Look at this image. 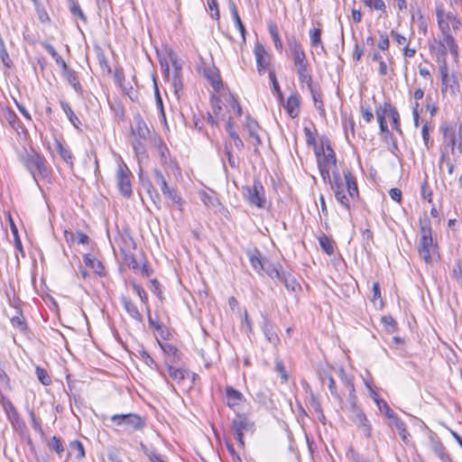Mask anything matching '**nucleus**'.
I'll use <instances>...</instances> for the list:
<instances>
[{"instance_id":"79ce46f5","label":"nucleus","mask_w":462,"mask_h":462,"mask_svg":"<svg viewBox=\"0 0 462 462\" xmlns=\"http://www.w3.org/2000/svg\"><path fill=\"white\" fill-rule=\"evenodd\" d=\"M388 109L390 110V118L392 119L393 127L402 134L401 125H400V115L397 109L393 106H388Z\"/></svg>"},{"instance_id":"f257e3e1","label":"nucleus","mask_w":462,"mask_h":462,"mask_svg":"<svg viewBox=\"0 0 462 462\" xmlns=\"http://www.w3.org/2000/svg\"><path fill=\"white\" fill-rule=\"evenodd\" d=\"M249 411L250 405L242 393L233 389V411L236 414V418L233 420V430H236L235 438L242 448L245 446L244 436L251 435L254 429V424L246 417Z\"/></svg>"},{"instance_id":"a19ab883","label":"nucleus","mask_w":462,"mask_h":462,"mask_svg":"<svg viewBox=\"0 0 462 462\" xmlns=\"http://www.w3.org/2000/svg\"><path fill=\"white\" fill-rule=\"evenodd\" d=\"M319 245L322 250L328 255L334 254V246L332 245L331 240L325 235L321 236L319 238Z\"/></svg>"},{"instance_id":"cd10ccee","label":"nucleus","mask_w":462,"mask_h":462,"mask_svg":"<svg viewBox=\"0 0 462 462\" xmlns=\"http://www.w3.org/2000/svg\"><path fill=\"white\" fill-rule=\"evenodd\" d=\"M277 281L282 282L290 291H295L300 286L296 279L291 273L285 272H282L281 278Z\"/></svg>"},{"instance_id":"de8ad7c7","label":"nucleus","mask_w":462,"mask_h":462,"mask_svg":"<svg viewBox=\"0 0 462 462\" xmlns=\"http://www.w3.org/2000/svg\"><path fill=\"white\" fill-rule=\"evenodd\" d=\"M269 79L272 82L273 93L278 97L279 99H282V93L273 70L269 71Z\"/></svg>"},{"instance_id":"aec40b11","label":"nucleus","mask_w":462,"mask_h":462,"mask_svg":"<svg viewBox=\"0 0 462 462\" xmlns=\"http://www.w3.org/2000/svg\"><path fill=\"white\" fill-rule=\"evenodd\" d=\"M287 45L292 55L293 60L306 56L300 42L294 36L287 38Z\"/></svg>"},{"instance_id":"680f3d73","label":"nucleus","mask_w":462,"mask_h":462,"mask_svg":"<svg viewBox=\"0 0 462 462\" xmlns=\"http://www.w3.org/2000/svg\"><path fill=\"white\" fill-rule=\"evenodd\" d=\"M264 335L270 342H274L275 340H279L278 336L272 330V328L269 324H265L263 328Z\"/></svg>"},{"instance_id":"7c9ffc66","label":"nucleus","mask_w":462,"mask_h":462,"mask_svg":"<svg viewBox=\"0 0 462 462\" xmlns=\"http://www.w3.org/2000/svg\"><path fill=\"white\" fill-rule=\"evenodd\" d=\"M369 57L373 61H376L379 64V69L378 73L380 76H385L388 73L387 65L384 62L382 55L379 51L374 50L372 52L369 53Z\"/></svg>"},{"instance_id":"dca6fc26","label":"nucleus","mask_w":462,"mask_h":462,"mask_svg":"<svg viewBox=\"0 0 462 462\" xmlns=\"http://www.w3.org/2000/svg\"><path fill=\"white\" fill-rule=\"evenodd\" d=\"M122 303L128 315L134 320L142 323L143 319L137 306L128 298L123 297Z\"/></svg>"},{"instance_id":"c85d7f7f","label":"nucleus","mask_w":462,"mask_h":462,"mask_svg":"<svg viewBox=\"0 0 462 462\" xmlns=\"http://www.w3.org/2000/svg\"><path fill=\"white\" fill-rule=\"evenodd\" d=\"M163 196L171 201V206H176L180 210H182L183 200L177 189L171 188Z\"/></svg>"},{"instance_id":"0eeeda50","label":"nucleus","mask_w":462,"mask_h":462,"mask_svg":"<svg viewBox=\"0 0 462 462\" xmlns=\"http://www.w3.org/2000/svg\"><path fill=\"white\" fill-rule=\"evenodd\" d=\"M344 179L346 181V185H344L342 179L338 172H333V181L331 182V188L334 190V193L340 191L341 193H346L345 187L346 188L348 197L355 199L358 198V189L356 178L352 175L350 171L344 172Z\"/></svg>"},{"instance_id":"603ef678","label":"nucleus","mask_w":462,"mask_h":462,"mask_svg":"<svg viewBox=\"0 0 462 462\" xmlns=\"http://www.w3.org/2000/svg\"><path fill=\"white\" fill-rule=\"evenodd\" d=\"M49 447L50 448L53 449L55 452H57L58 454H60L63 452L64 448H63V445H62V442L60 441V439L59 438H57L56 436H53L50 442H49Z\"/></svg>"},{"instance_id":"393cba45","label":"nucleus","mask_w":462,"mask_h":462,"mask_svg":"<svg viewBox=\"0 0 462 462\" xmlns=\"http://www.w3.org/2000/svg\"><path fill=\"white\" fill-rule=\"evenodd\" d=\"M60 105L61 106V109L63 110V112L65 113V115L67 116L69 121L71 123V125L77 128V129H79L80 125H81V121L79 120V118L75 115V113L73 112L72 108L70 107L69 104L65 101V100H60Z\"/></svg>"},{"instance_id":"e2e57ef3","label":"nucleus","mask_w":462,"mask_h":462,"mask_svg":"<svg viewBox=\"0 0 462 462\" xmlns=\"http://www.w3.org/2000/svg\"><path fill=\"white\" fill-rule=\"evenodd\" d=\"M140 356H141L142 359L143 360V362L148 366L152 367V365H154L157 368V365H156L155 361L153 360V358L152 356H150V355L145 350L140 351Z\"/></svg>"},{"instance_id":"9d476101","label":"nucleus","mask_w":462,"mask_h":462,"mask_svg":"<svg viewBox=\"0 0 462 462\" xmlns=\"http://www.w3.org/2000/svg\"><path fill=\"white\" fill-rule=\"evenodd\" d=\"M131 176V171L126 164L123 162H119L116 173V180L120 193L125 198H130L133 194Z\"/></svg>"},{"instance_id":"f704fd0d","label":"nucleus","mask_w":462,"mask_h":462,"mask_svg":"<svg viewBox=\"0 0 462 462\" xmlns=\"http://www.w3.org/2000/svg\"><path fill=\"white\" fill-rule=\"evenodd\" d=\"M374 402H376L378 408L384 411V414L392 420V422L394 420V419H397L398 416L394 413V411L389 407L387 402L383 400H381L379 398H374Z\"/></svg>"},{"instance_id":"4468645a","label":"nucleus","mask_w":462,"mask_h":462,"mask_svg":"<svg viewBox=\"0 0 462 462\" xmlns=\"http://www.w3.org/2000/svg\"><path fill=\"white\" fill-rule=\"evenodd\" d=\"M293 63L300 82L301 84H306L307 87H310V84H312L313 81L310 74L308 72L309 63L306 56L294 60Z\"/></svg>"},{"instance_id":"39448f33","label":"nucleus","mask_w":462,"mask_h":462,"mask_svg":"<svg viewBox=\"0 0 462 462\" xmlns=\"http://www.w3.org/2000/svg\"><path fill=\"white\" fill-rule=\"evenodd\" d=\"M23 163L36 182H38L39 179L48 177L46 160L43 156L36 152L28 153L23 158Z\"/></svg>"},{"instance_id":"5701e85b","label":"nucleus","mask_w":462,"mask_h":462,"mask_svg":"<svg viewBox=\"0 0 462 462\" xmlns=\"http://www.w3.org/2000/svg\"><path fill=\"white\" fill-rule=\"evenodd\" d=\"M337 374H338V376H339L342 383L348 390L349 399H353L354 397H356L352 376L346 374L343 367L338 368Z\"/></svg>"},{"instance_id":"f8f14e48","label":"nucleus","mask_w":462,"mask_h":462,"mask_svg":"<svg viewBox=\"0 0 462 462\" xmlns=\"http://www.w3.org/2000/svg\"><path fill=\"white\" fill-rule=\"evenodd\" d=\"M440 130L443 134V146L441 148H450L451 152L454 153L457 137L461 138L462 136V126L444 125L440 126Z\"/></svg>"},{"instance_id":"052dcab7","label":"nucleus","mask_w":462,"mask_h":462,"mask_svg":"<svg viewBox=\"0 0 462 462\" xmlns=\"http://www.w3.org/2000/svg\"><path fill=\"white\" fill-rule=\"evenodd\" d=\"M388 106H392L391 103L385 102L383 106H376L375 114L376 116L386 117V115H390V110L388 109Z\"/></svg>"},{"instance_id":"2eb2a0df","label":"nucleus","mask_w":462,"mask_h":462,"mask_svg":"<svg viewBox=\"0 0 462 462\" xmlns=\"http://www.w3.org/2000/svg\"><path fill=\"white\" fill-rule=\"evenodd\" d=\"M244 128L247 131L249 138L254 145L257 146L261 144L262 142L258 134L260 128L259 125L249 114H246L245 116Z\"/></svg>"},{"instance_id":"b1692460","label":"nucleus","mask_w":462,"mask_h":462,"mask_svg":"<svg viewBox=\"0 0 462 462\" xmlns=\"http://www.w3.org/2000/svg\"><path fill=\"white\" fill-rule=\"evenodd\" d=\"M167 370L169 376L178 383H181L185 379L189 378V374L187 370L174 367L171 364L167 365Z\"/></svg>"},{"instance_id":"ddd939ff","label":"nucleus","mask_w":462,"mask_h":462,"mask_svg":"<svg viewBox=\"0 0 462 462\" xmlns=\"http://www.w3.org/2000/svg\"><path fill=\"white\" fill-rule=\"evenodd\" d=\"M254 52L256 60L257 71L260 75H263L270 63L269 54L266 52L263 45L260 42L255 43Z\"/></svg>"},{"instance_id":"3c124183","label":"nucleus","mask_w":462,"mask_h":462,"mask_svg":"<svg viewBox=\"0 0 462 462\" xmlns=\"http://www.w3.org/2000/svg\"><path fill=\"white\" fill-rule=\"evenodd\" d=\"M205 76L210 80L212 87L217 90L221 85V81L217 74H216L213 70L208 69V71L205 70Z\"/></svg>"},{"instance_id":"a18cd8bd","label":"nucleus","mask_w":462,"mask_h":462,"mask_svg":"<svg viewBox=\"0 0 462 462\" xmlns=\"http://www.w3.org/2000/svg\"><path fill=\"white\" fill-rule=\"evenodd\" d=\"M233 20L235 21V25L236 26V28L238 29V31L240 32L242 42H245L246 31H245V26L242 23V21L237 14V11L235 6H233Z\"/></svg>"},{"instance_id":"20e7f679","label":"nucleus","mask_w":462,"mask_h":462,"mask_svg":"<svg viewBox=\"0 0 462 462\" xmlns=\"http://www.w3.org/2000/svg\"><path fill=\"white\" fill-rule=\"evenodd\" d=\"M420 232L419 254L425 263H430L432 261L431 254L436 250V245L433 242L432 228L429 218L420 219Z\"/></svg>"},{"instance_id":"6e6d98bb","label":"nucleus","mask_w":462,"mask_h":462,"mask_svg":"<svg viewBox=\"0 0 462 462\" xmlns=\"http://www.w3.org/2000/svg\"><path fill=\"white\" fill-rule=\"evenodd\" d=\"M19 314H21V313L19 312ZM11 323H12L13 327L17 328L21 331H23L26 329V324H25L22 315L13 317L11 319Z\"/></svg>"},{"instance_id":"bf43d9fd","label":"nucleus","mask_w":462,"mask_h":462,"mask_svg":"<svg viewBox=\"0 0 462 462\" xmlns=\"http://www.w3.org/2000/svg\"><path fill=\"white\" fill-rule=\"evenodd\" d=\"M380 41L378 42V48L381 51H386L389 49L390 42L387 34L385 32H380Z\"/></svg>"},{"instance_id":"4be33fe9","label":"nucleus","mask_w":462,"mask_h":462,"mask_svg":"<svg viewBox=\"0 0 462 462\" xmlns=\"http://www.w3.org/2000/svg\"><path fill=\"white\" fill-rule=\"evenodd\" d=\"M164 355L166 356V363H176L180 360V352L176 346L170 343L160 344Z\"/></svg>"},{"instance_id":"2f4dec72","label":"nucleus","mask_w":462,"mask_h":462,"mask_svg":"<svg viewBox=\"0 0 462 462\" xmlns=\"http://www.w3.org/2000/svg\"><path fill=\"white\" fill-rule=\"evenodd\" d=\"M393 425L396 428V430L399 431V435L402 438V441L405 443H408L410 433L408 432L406 429L405 423L401 420L399 418L394 419V420L392 422Z\"/></svg>"},{"instance_id":"c756f323","label":"nucleus","mask_w":462,"mask_h":462,"mask_svg":"<svg viewBox=\"0 0 462 462\" xmlns=\"http://www.w3.org/2000/svg\"><path fill=\"white\" fill-rule=\"evenodd\" d=\"M268 31L273 39L275 49L279 51H282V42L279 36L278 27L274 23H268Z\"/></svg>"},{"instance_id":"a211bd4d","label":"nucleus","mask_w":462,"mask_h":462,"mask_svg":"<svg viewBox=\"0 0 462 462\" xmlns=\"http://www.w3.org/2000/svg\"><path fill=\"white\" fill-rule=\"evenodd\" d=\"M284 108L291 118H295L299 116L300 99L297 94L291 95L288 97Z\"/></svg>"},{"instance_id":"0e129e2a","label":"nucleus","mask_w":462,"mask_h":462,"mask_svg":"<svg viewBox=\"0 0 462 462\" xmlns=\"http://www.w3.org/2000/svg\"><path fill=\"white\" fill-rule=\"evenodd\" d=\"M391 35L398 45H407L408 44L407 39L403 35L400 34L399 32H397L395 31H392Z\"/></svg>"},{"instance_id":"f3484780","label":"nucleus","mask_w":462,"mask_h":462,"mask_svg":"<svg viewBox=\"0 0 462 462\" xmlns=\"http://www.w3.org/2000/svg\"><path fill=\"white\" fill-rule=\"evenodd\" d=\"M308 88L310 92L315 108L319 111V114L320 116L325 117L326 111H325V107L323 105V101H322L321 94H320L319 90L317 88V87L313 83L310 84V87H308Z\"/></svg>"},{"instance_id":"864d4df0","label":"nucleus","mask_w":462,"mask_h":462,"mask_svg":"<svg viewBox=\"0 0 462 462\" xmlns=\"http://www.w3.org/2000/svg\"><path fill=\"white\" fill-rule=\"evenodd\" d=\"M335 198L344 208H346L347 211H350L349 199L346 196V193H341L340 191H337L336 192Z\"/></svg>"},{"instance_id":"774afa93","label":"nucleus","mask_w":462,"mask_h":462,"mask_svg":"<svg viewBox=\"0 0 462 462\" xmlns=\"http://www.w3.org/2000/svg\"><path fill=\"white\" fill-rule=\"evenodd\" d=\"M389 195L391 199L396 202H401L402 200V190L398 188H393L389 191Z\"/></svg>"},{"instance_id":"7ed1b4c3","label":"nucleus","mask_w":462,"mask_h":462,"mask_svg":"<svg viewBox=\"0 0 462 462\" xmlns=\"http://www.w3.org/2000/svg\"><path fill=\"white\" fill-rule=\"evenodd\" d=\"M248 258L251 265L259 274L265 273L274 282L281 278L283 272L281 264L262 257L258 250L248 252Z\"/></svg>"},{"instance_id":"ea45409f","label":"nucleus","mask_w":462,"mask_h":462,"mask_svg":"<svg viewBox=\"0 0 462 462\" xmlns=\"http://www.w3.org/2000/svg\"><path fill=\"white\" fill-rule=\"evenodd\" d=\"M57 149L60 156L67 163L72 165L73 164V155L71 152L65 146H63L60 143H57Z\"/></svg>"},{"instance_id":"c9c22d12","label":"nucleus","mask_w":462,"mask_h":462,"mask_svg":"<svg viewBox=\"0 0 462 462\" xmlns=\"http://www.w3.org/2000/svg\"><path fill=\"white\" fill-rule=\"evenodd\" d=\"M70 453L75 456L76 458L81 459L85 457V450L82 443L79 440H73L69 444Z\"/></svg>"},{"instance_id":"37998d69","label":"nucleus","mask_w":462,"mask_h":462,"mask_svg":"<svg viewBox=\"0 0 462 462\" xmlns=\"http://www.w3.org/2000/svg\"><path fill=\"white\" fill-rule=\"evenodd\" d=\"M6 417L14 429L19 430L24 427V422L21 419L17 411L6 415Z\"/></svg>"},{"instance_id":"58836bf2","label":"nucleus","mask_w":462,"mask_h":462,"mask_svg":"<svg viewBox=\"0 0 462 462\" xmlns=\"http://www.w3.org/2000/svg\"><path fill=\"white\" fill-rule=\"evenodd\" d=\"M142 449L144 455L149 458L150 462H167L165 461L161 454L154 449L148 448L146 446L142 444Z\"/></svg>"},{"instance_id":"5fc2aeb1","label":"nucleus","mask_w":462,"mask_h":462,"mask_svg":"<svg viewBox=\"0 0 462 462\" xmlns=\"http://www.w3.org/2000/svg\"><path fill=\"white\" fill-rule=\"evenodd\" d=\"M132 288L135 291V293L138 295V297L140 298L141 301L143 304H147V301H148L147 294L144 291V290L143 289V287L140 286L137 283L133 282L132 283Z\"/></svg>"},{"instance_id":"412c9836","label":"nucleus","mask_w":462,"mask_h":462,"mask_svg":"<svg viewBox=\"0 0 462 462\" xmlns=\"http://www.w3.org/2000/svg\"><path fill=\"white\" fill-rule=\"evenodd\" d=\"M439 45L448 47L455 60L458 58V46L456 43V41L451 32L442 34V39L439 42Z\"/></svg>"},{"instance_id":"9b49d317","label":"nucleus","mask_w":462,"mask_h":462,"mask_svg":"<svg viewBox=\"0 0 462 462\" xmlns=\"http://www.w3.org/2000/svg\"><path fill=\"white\" fill-rule=\"evenodd\" d=\"M350 419L362 430L366 438L371 437V425L363 411L356 404V397L349 399Z\"/></svg>"},{"instance_id":"8fccbe9b","label":"nucleus","mask_w":462,"mask_h":462,"mask_svg":"<svg viewBox=\"0 0 462 462\" xmlns=\"http://www.w3.org/2000/svg\"><path fill=\"white\" fill-rule=\"evenodd\" d=\"M36 375L39 379V381L43 384V385H49L51 384V377L49 376L48 373L46 372L45 369L43 368H41V367H36Z\"/></svg>"},{"instance_id":"6e6552de","label":"nucleus","mask_w":462,"mask_h":462,"mask_svg":"<svg viewBox=\"0 0 462 462\" xmlns=\"http://www.w3.org/2000/svg\"><path fill=\"white\" fill-rule=\"evenodd\" d=\"M112 422L116 426H124L130 431L142 430L145 427V420L135 413L114 414Z\"/></svg>"},{"instance_id":"1a4fd4ad","label":"nucleus","mask_w":462,"mask_h":462,"mask_svg":"<svg viewBox=\"0 0 462 462\" xmlns=\"http://www.w3.org/2000/svg\"><path fill=\"white\" fill-rule=\"evenodd\" d=\"M317 162L319 173L324 181H330V167L336 164V155L330 145H327L326 150L316 152Z\"/></svg>"},{"instance_id":"bb28decb","label":"nucleus","mask_w":462,"mask_h":462,"mask_svg":"<svg viewBox=\"0 0 462 462\" xmlns=\"http://www.w3.org/2000/svg\"><path fill=\"white\" fill-rule=\"evenodd\" d=\"M42 47L52 57V59L56 61L57 65H59L62 70L67 69L68 65H67L66 61L56 51V50L54 49V47L51 44H50L48 42H43Z\"/></svg>"},{"instance_id":"a878e982","label":"nucleus","mask_w":462,"mask_h":462,"mask_svg":"<svg viewBox=\"0 0 462 462\" xmlns=\"http://www.w3.org/2000/svg\"><path fill=\"white\" fill-rule=\"evenodd\" d=\"M319 26L320 23H319ZM310 44L312 48H319L320 47L322 51H324V46L322 44V42H321V34H322V30H321V27H318V28H312L310 30Z\"/></svg>"},{"instance_id":"49530a36","label":"nucleus","mask_w":462,"mask_h":462,"mask_svg":"<svg viewBox=\"0 0 462 462\" xmlns=\"http://www.w3.org/2000/svg\"><path fill=\"white\" fill-rule=\"evenodd\" d=\"M84 263L92 268L95 273H99L100 270L103 268L101 263L97 261V259L90 257L89 255L84 256Z\"/></svg>"},{"instance_id":"f03ea898","label":"nucleus","mask_w":462,"mask_h":462,"mask_svg":"<svg viewBox=\"0 0 462 462\" xmlns=\"http://www.w3.org/2000/svg\"><path fill=\"white\" fill-rule=\"evenodd\" d=\"M169 61H161V67L164 78L171 83L175 93L182 89V62L179 60L176 53L171 51L168 54Z\"/></svg>"},{"instance_id":"c03bdc74","label":"nucleus","mask_w":462,"mask_h":462,"mask_svg":"<svg viewBox=\"0 0 462 462\" xmlns=\"http://www.w3.org/2000/svg\"><path fill=\"white\" fill-rule=\"evenodd\" d=\"M69 8L72 14L79 16L84 22L87 21V17L82 12L77 0H68Z\"/></svg>"},{"instance_id":"4d7b16f0","label":"nucleus","mask_w":462,"mask_h":462,"mask_svg":"<svg viewBox=\"0 0 462 462\" xmlns=\"http://www.w3.org/2000/svg\"><path fill=\"white\" fill-rule=\"evenodd\" d=\"M328 386L331 395L334 396L337 401L341 402L342 399H341L339 393L337 390L335 380L330 375L328 376Z\"/></svg>"},{"instance_id":"e433bc0d","label":"nucleus","mask_w":462,"mask_h":462,"mask_svg":"<svg viewBox=\"0 0 462 462\" xmlns=\"http://www.w3.org/2000/svg\"><path fill=\"white\" fill-rule=\"evenodd\" d=\"M200 356L206 368H208L212 362L217 358V353L214 347H211L208 351L201 349Z\"/></svg>"},{"instance_id":"72a5a7b5","label":"nucleus","mask_w":462,"mask_h":462,"mask_svg":"<svg viewBox=\"0 0 462 462\" xmlns=\"http://www.w3.org/2000/svg\"><path fill=\"white\" fill-rule=\"evenodd\" d=\"M134 133L136 134L141 139H145L149 134L146 124L141 117H138L135 120V128Z\"/></svg>"},{"instance_id":"4c0bfd02","label":"nucleus","mask_w":462,"mask_h":462,"mask_svg":"<svg viewBox=\"0 0 462 462\" xmlns=\"http://www.w3.org/2000/svg\"><path fill=\"white\" fill-rule=\"evenodd\" d=\"M436 14H437L438 25L439 27V30L441 31V33L443 34V33L451 32H450V26H449L448 23L445 22L442 19L443 8L438 7L437 10H436Z\"/></svg>"},{"instance_id":"09e8293b","label":"nucleus","mask_w":462,"mask_h":462,"mask_svg":"<svg viewBox=\"0 0 462 462\" xmlns=\"http://www.w3.org/2000/svg\"><path fill=\"white\" fill-rule=\"evenodd\" d=\"M363 3L372 8V9H374V10H377V11H382V12H384L385 11V4L383 0H362Z\"/></svg>"},{"instance_id":"69168bd1","label":"nucleus","mask_w":462,"mask_h":462,"mask_svg":"<svg viewBox=\"0 0 462 462\" xmlns=\"http://www.w3.org/2000/svg\"><path fill=\"white\" fill-rule=\"evenodd\" d=\"M448 18H449V26H451L454 31L459 30L461 26V22L457 18V16L452 13V14L448 16Z\"/></svg>"},{"instance_id":"13d9d810","label":"nucleus","mask_w":462,"mask_h":462,"mask_svg":"<svg viewBox=\"0 0 462 462\" xmlns=\"http://www.w3.org/2000/svg\"><path fill=\"white\" fill-rule=\"evenodd\" d=\"M1 404L3 407L4 411L6 415L12 413L13 411H16L12 402L8 399H6L5 396L1 397Z\"/></svg>"},{"instance_id":"473e14b6","label":"nucleus","mask_w":462,"mask_h":462,"mask_svg":"<svg viewBox=\"0 0 462 462\" xmlns=\"http://www.w3.org/2000/svg\"><path fill=\"white\" fill-rule=\"evenodd\" d=\"M433 451L436 456L442 461V462H450V457L445 448V447L440 442H436L432 446Z\"/></svg>"},{"instance_id":"338daca9","label":"nucleus","mask_w":462,"mask_h":462,"mask_svg":"<svg viewBox=\"0 0 462 462\" xmlns=\"http://www.w3.org/2000/svg\"><path fill=\"white\" fill-rule=\"evenodd\" d=\"M207 4L211 11V16L215 19H218L219 12L217 8L216 0H207Z\"/></svg>"},{"instance_id":"423d86ee","label":"nucleus","mask_w":462,"mask_h":462,"mask_svg":"<svg viewBox=\"0 0 462 462\" xmlns=\"http://www.w3.org/2000/svg\"><path fill=\"white\" fill-rule=\"evenodd\" d=\"M245 199L251 207L257 208H265L267 200L265 191L260 181H254L252 186H245L242 188Z\"/></svg>"},{"instance_id":"6ab92c4d","label":"nucleus","mask_w":462,"mask_h":462,"mask_svg":"<svg viewBox=\"0 0 462 462\" xmlns=\"http://www.w3.org/2000/svg\"><path fill=\"white\" fill-rule=\"evenodd\" d=\"M62 74L68 80L69 85H71L75 92L79 95L82 94L83 88L79 80L76 71L68 67L67 69L62 70Z\"/></svg>"}]
</instances>
